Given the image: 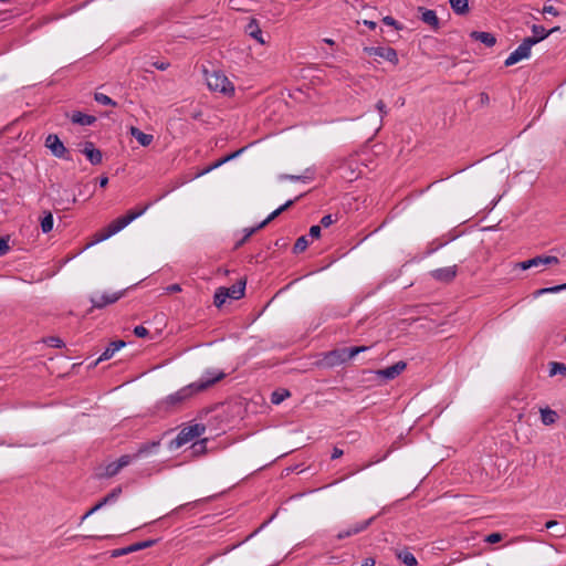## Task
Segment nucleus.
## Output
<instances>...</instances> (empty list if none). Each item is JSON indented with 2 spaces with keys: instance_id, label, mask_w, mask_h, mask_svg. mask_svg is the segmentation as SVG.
I'll list each match as a JSON object with an SVG mask.
<instances>
[{
  "instance_id": "obj_26",
  "label": "nucleus",
  "mask_w": 566,
  "mask_h": 566,
  "mask_svg": "<svg viewBox=\"0 0 566 566\" xmlns=\"http://www.w3.org/2000/svg\"><path fill=\"white\" fill-rule=\"evenodd\" d=\"M558 419V415L555 410L546 407L541 409V420L545 426L554 424Z\"/></svg>"
},
{
  "instance_id": "obj_55",
  "label": "nucleus",
  "mask_w": 566,
  "mask_h": 566,
  "mask_svg": "<svg viewBox=\"0 0 566 566\" xmlns=\"http://www.w3.org/2000/svg\"><path fill=\"white\" fill-rule=\"evenodd\" d=\"M151 65L154 67H156L157 70L166 71L169 67L170 63L167 61H156V62H153Z\"/></svg>"
},
{
  "instance_id": "obj_12",
  "label": "nucleus",
  "mask_w": 566,
  "mask_h": 566,
  "mask_svg": "<svg viewBox=\"0 0 566 566\" xmlns=\"http://www.w3.org/2000/svg\"><path fill=\"white\" fill-rule=\"evenodd\" d=\"M430 276L437 282L449 284L453 282L458 274V266H446L430 271Z\"/></svg>"
},
{
  "instance_id": "obj_34",
  "label": "nucleus",
  "mask_w": 566,
  "mask_h": 566,
  "mask_svg": "<svg viewBox=\"0 0 566 566\" xmlns=\"http://www.w3.org/2000/svg\"><path fill=\"white\" fill-rule=\"evenodd\" d=\"M159 539H146V541H143V542H138V543H135V544H132L130 545V548L134 552H138L140 549H145V548H148V547H151L154 546L156 543H158Z\"/></svg>"
},
{
  "instance_id": "obj_11",
  "label": "nucleus",
  "mask_w": 566,
  "mask_h": 566,
  "mask_svg": "<svg viewBox=\"0 0 566 566\" xmlns=\"http://www.w3.org/2000/svg\"><path fill=\"white\" fill-rule=\"evenodd\" d=\"M78 150L86 157V159L93 165H99L103 160L102 151L95 147L93 142L86 140L78 144Z\"/></svg>"
},
{
  "instance_id": "obj_49",
  "label": "nucleus",
  "mask_w": 566,
  "mask_h": 566,
  "mask_svg": "<svg viewBox=\"0 0 566 566\" xmlns=\"http://www.w3.org/2000/svg\"><path fill=\"white\" fill-rule=\"evenodd\" d=\"M134 334L137 337L144 338L149 335V331L146 327H144L143 325H138L134 328Z\"/></svg>"
},
{
  "instance_id": "obj_10",
  "label": "nucleus",
  "mask_w": 566,
  "mask_h": 566,
  "mask_svg": "<svg viewBox=\"0 0 566 566\" xmlns=\"http://www.w3.org/2000/svg\"><path fill=\"white\" fill-rule=\"evenodd\" d=\"M126 290H122L115 293H105L101 296H92L90 298L92 303V307L88 311V313H92L94 308H103L106 305L116 303L119 298H122L125 295Z\"/></svg>"
},
{
  "instance_id": "obj_51",
  "label": "nucleus",
  "mask_w": 566,
  "mask_h": 566,
  "mask_svg": "<svg viewBox=\"0 0 566 566\" xmlns=\"http://www.w3.org/2000/svg\"><path fill=\"white\" fill-rule=\"evenodd\" d=\"M10 250L9 239L1 238L0 239V256L4 255Z\"/></svg>"
},
{
  "instance_id": "obj_2",
  "label": "nucleus",
  "mask_w": 566,
  "mask_h": 566,
  "mask_svg": "<svg viewBox=\"0 0 566 566\" xmlns=\"http://www.w3.org/2000/svg\"><path fill=\"white\" fill-rule=\"evenodd\" d=\"M151 205L153 202H148L140 208L129 210L125 216L116 218L108 226L101 229L95 234V242H102L104 240H107L112 235L116 234L117 232L126 228L129 223H132L135 219L143 216L149 209V207H151Z\"/></svg>"
},
{
  "instance_id": "obj_18",
  "label": "nucleus",
  "mask_w": 566,
  "mask_h": 566,
  "mask_svg": "<svg viewBox=\"0 0 566 566\" xmlns=\"http://www.w3.org/2000/svg\"><path fill=\"white\" fill-rule=\"evenodd\" d=\"M315 178V169L306 168L302 175H281L280 180L301 181L308 184Z\"/></svg>"
},
{
  "instance_id": "obj_42",
  "label": "nucleus",
  "mask_w": 566,
  "mask_h": 566,
  "mask_svg": "<svg viewBox=\"0 0 566 566\" xmlns=\"http://www.w3.org/2000/svg\"><path fill=\"white\" fill-rule=\"evenodd\" d=\"M223 164H226L224 157L218 159L217 161H214L213 164H211L210 166L205 168L200 174H198V176L206 175V174L212 171L213 169L219 168Z\"/></svg>"
},
{
  "instance_id": "obj_41",
  "label": "nucleus",
  "mask_w": 566,
  "mask_h": 566,
  "mask_svg": "<svg viewBox=\"0 0 566 566\" xmlns=\"http://www.w3.org/2000/svg\"><path fill=\"white\" fill-rule=\"evenodd\" d=\"M223 164H226L224 157L218 159L217 161H214L213 164H211L210 166L205 168L200 174H198V176L206 175V174L212 171L213 169L219 168Z\"/></svg>"
},
{
  "instance_id": "obj_25",
  "label": "nucleus",
  "mask_w": 566,
  "mask_h": 566,
  "mask_svg": "<svg viewBox=\"0 0 566 566\" xmlns=\"http://www.w3.org/2000/svg\"><path fill=\"white\" fill-rule=\"evenodd\" d=\"M531 261L533 263V268L559 263L558 258L554 255H536L532 258Z\"/></svg>"
},
{
  "instance_id": "obj_36",
  "label": "nucleus",
  "mask_w": 566,
  "mask_h": 566,
  "mask_svg": "<svg viewBox=\"0 0 566 566\" xmlns=\"http://www.w3.org/2000/svg\"><path fill=\"white\" fill-rule=\"evenodd\" d=\"M191 449L195 455L205 454L207 451V439H202L198 442H195L191 446Z\"/></svg>"
},
{
  "instance_id": "obj_31",
  "label": "nucleus",
  "mask_w": 566,
  "mask_h": 566,
  "mask_svg": "<svg viewBox=\"0 0 566 566\" xmlns=\"http://www.w3.org/2000/svg\"><path fill=\"white\" fill-rule=\"evenodd\" d=\"M566 375V364L559 361H551L549 363V376L554 377L556 375Z\"/></svg>"
},
{
  "instance_id": "obj_1",
  "label": "nucleus",
  "mask_w": 566,
  "mask_h": 566,
  "mask_svg": "<svg viewBox=\"0 0 566 566\" xmlns=\"http://www.w3.org/2000/svg\"><path fill=\"white\" fill-rule=\"evenodd\" d=\"M224 377L226 374L223 371L207 370L197 381L180 388L176 392L170 394L158 401L156 409L163 412H171L178 409L185 401L192 398L195 395L207 390Z\"/></svg>"
},
{
  "instance_id": "obj_7",
  "label": "nucleus",
  "mask_w": 566,
  "mask_h": 566,
  "mask_svg": "<svg viewBox=\"0 0 566 566\" xmlns=\"http://www.w3.org/2000/svg\"><path fill=\"white\" fill-rule=\"evenodd\" d=\"M363 52L370 56L374 55L381 57L394 65L399 63L398 53L391 46H365Z\"/></svg>"
},
{
  "instance_id": "obj_20",
  "label": "nucleus",
  "mask_w": 566,
  "mask_h": 566,
  "mask_svg": "<svg viewBox=\"0 0 566 566\" xmlns=\"http://www.w3.org/2000/svg\"><path fill=\"white\" fill-rule=\"evenodd\" d=\"M245 33L256 40L260 44L265 43L262 30L260 29L259 22L255 19H251L250 22L245 25Z\"/></svg>"
},
{
  "instance_id": "obj_40",
  "label": "nucleus",
  "mask_w": 566,
  "mask_h": 566,
  "mask_svg": "<svg viewBox=\"0 0 566 566\" xmlns=\"http://www.w3.org/2000/svg\"><path fill=\"white\" fill-rule=\"evenodd\" d=\"M223 164H226L224 157L218 159L217 161H214L213 164H211L210 166L205 168L200 174H198V176L206 175V174L212 171L213 169L219 168Z\"/></svg>"
},
{
  "instance_id": "obj_5",
  "label": "nucleus",
  "mask_w": 566,
  "mask_h": 566,
  "mask_svg": "<svg viewBox=\"0 0 566 566\" xmlns=\"http://www.w3.org/2000/svg\"><path fill=\"white\" fill-rule=\"evenodd\" d=\"M350 353L348 347H339L323 354L321 364L324 367L333 368L343 365L350 360Z\"/></svg>"
},
{
  "instance_id": "obj_58",
  "label": "nucleus",
  "mask_w": 566,
  "mask_h": 566,
  "mask_svg": "<svg viewBox=\"0 0 566 566\" xmlns=\"http://www.w3.org/2000/svg\"><path fill=\"white\" fill-rule=\"evenodd\" d=\"M343 454H344V451L342 449H338L337 447H335L333 449L331 458H332V460H335V459L340 458Z\"/></svg>"
},
{
  "instance_id": "obj_63",
  "label": "nucleus",
  "mask_w": 566,
  "mask_h": 566,
  "mask_svg": "<svg viewBox=\"0 0 566 566\" xmlns=\"http://www.w3.org/2000/svg\"><path fill=\"white\" fill-rule=\"evenodd\" d=\"M364 24L371 30L376 29V27H377V23L375 21H369V20H364Z\"/></svg>"
},
{
  "instance_id": "obj_39",
  "label": "nucleus",
  "mask_w": 566,
  "mask_h": 566,
  "mask_svg": "<svg viewBox=\"0 0 566 566\" xmlns=\"http://www.w3.org/2000/svg\"><path fill=\"white\" fill-rule=\"evenodd\" d=\"M382 22L386 24V25H389V27H394L396 30L400 31L403 29V25L401 23H399L396 19H394L390 15H386L382 18Z\"/></svg>"
},
{
  "instance_id": "obj_9",
  "label": "nucleus",
  "mask_w": 566,
  "mask_h": 566,
  "mask_svg": "<svg viewBox=\"0 0 566 566\" xmlns=\"http://www.w3.org/2000/svg\"><path fill=\"white\" fill-rule=\"evenodd\" d=\"M45 147H48L51 150V153L57 158L66 160L71 159L69 150L64 146L63 142L55 134L48 135V137L45 138Z\"/></svg>"
},
{
  "instance_id": "obj_8",
  "label": "nucleus",
  "mask_w": 566,
  "mask_h": 566,
  "mask_svg": "<svg viewBox=\"0 0 566 566\" xmlns=\"http://www.w3.org/2000/svg\"><path fill=\"white\" fill-rule=\"evenodd\" d=\"M533 41L534 40H528L527 38H525L522 43L517 46V49H515L505 60L504 62V65L505 66H512L514 64H516L517 62L524 60V59H527L530 57L531 55V50H532V46L534 45L533 44Z\"/></svg>"
},
{
  "instance_id": "obj_52",
  "label": "nucleus",
  "mask_w": 566,
  "mask_h": 566,
  "mask_svg": "<svg viewBox=\"0 0 566 566\" xmlns=\"http://www.w3.org/2000/svg\"><path fill=\"white\" fill-rule=\"evenodd\" d=\"M321 232H322V229H321V226H312L310 228V232H308V235L312 238V239H318L321 237Z\"/></svg>"
},
{
  "instance_id": "obj_61",
  "label": "nucleus",
  "mask_w": 566,
  "mask_h": 566,
  "mask_svg": "<svg viewBox=\"0 0 566 566\" xmlns=\"http://www.w3.org/2000/svg\"><path fill=\"white\" fill-rule=\"evenodd\" d=\"M167 291L169 293H176V292H180L181 291V287L179 284H171L167 287Z\"/></svg>"
},
{
  "instance_id": "obj_64",
  "label": "nucleus",
  "mask_w": 566,
  "mask_h": 566,
  "mask_svg": "<svg viewBox=\"0 0 566 566\" xmlns=\"http://www.w3.org/2000/svg\"><path fill=\"white\" fill-rule=\"evenodd\" d=\"M108 184V178L106 176H102L99 178V187L105 188Z\"/></svg>"
},
{
  "instance_id": "obj_30",
  "label": "nucleus",
  "mask_w": 566,
  "mask_h": 566,
  "mask_svg": "<svg viewBox=\"0 0 566 566\" xmlns=\"http://www.w3.org/2000/svg\"><path fill=\"white\" fill-rule=\"evenodd\" d=\"M53 214L50 211L44 212V217L41 219V230L43 233H49L53 229Z\"/></svg>"
},
{
  "instance_id": "obj_33",
  "label": "nucleus",
  "mask_w": 566,
  "mask_h": 566,
  "mask_svg": "<svg viewBox=\"0 0 566 566\" xmlns=\"http://www.w3.org/2000/svg\"><path fill=\"white\" fill-rule=\"evenodd\" d=\"M287 397H290V391L289 390H286V389L275 390L271 395V402L273 405H279L282 401H284Z\"/></svg>"
},
{
  "instance_id": "obj_60",
  "label": "nucleus",
  "mask_w": 566,
  "mask_h": 566,
  "mask_svg": "<svg viewBox=\"0 0 566 566\" xmlns=\"http://www.w3.org/2000/svg\"><path fill=\"white\" fill-rule=\"evenodd\" d=\"M99 509H96V504L91 507L82 517H81V523L84 522L88 516H91L92 514H94L95 512H97Z\"/></svg>"
},
{
  "instance_id": "obj_17",
  "label": "nucleus",
  "mask_w": 566,
  "mask_h": 566,
  "mask_svg": "<svg viewBox=\"0 0 566 566\" xmlns=\"http://www.w3.org/2000/svg\"><path fill=\"white\" fill-rule=\"evenodd\" d=\"M418 10L421 12V21L429 24L432 29L438 30L440 28V21L434 10L419 7Z\"/></svg>"
},
{
  "instance_id": "obj_27",
  "label": "nucleus",
  "mask_w": 566,
  "mask_h": 566,
  "mask_svg": "<svg viewBox=\"0 0 566 566\" xmlns=\"http://www.w3.org/2000/svg\"><path fill=\"white\" fill-rule=\"evenodd\" d=\"M396 556L400 562H402L407 566H417L418 565L417 558L408 549L397 551Z\"/></svg>"
},
{
  "instance_id": "obj_48",
  "label": "nucleus",
  "mask_w": 566,
  "mask_h": 566,
  "mask_svg": "<svg viewBox=\"0 0 566 566\" xmlns=\"http://www.w3.org/2000/svg\"><path fill=\"white\" fill-rule=\"evenodd\" d=\"M542 12L554 17L560 15V12L554 6L547 3L544 4Z\"/></svg>"
},
{
  "instance_id": "obj_19",
  "label": "nucleus",
  "mask_w": 566,
  "mask_h": 566,
  "mask_svg": "<svg viewBox=\"0 0 566 566\" xmlns=\"http://www.w3.org/2000/svg\"><path fill=\"white\" fill-rule=\"evenodd\" d=\"M159 446H160V441L145 442L139 446V448L137 449V451L135 453L129 454V457H133V462H135L136 460L140 459L143 455L156 452L157 449L159 448Z\"/></svg>"
},
{
  "instance_id": "obj_23",
  "label": "nucleus",
  "mask_w": 566,
  "mask_h": 566,
  "mask_svg": "<svg viewBox=\"0 0 566 566\" xmlns=\"http://www.w3.org/2000/svg\"><path fill=\"white\" fill-rule=\"evenodd\" d=\"M129 132L130 135L144 147L149 146L154 140L153 135L146 134L135 126H132Z\"/></svg>"
},
{
  "instance_id": "obj_59",
  "label": "nucleus",
  "mask_w": 566,
  "mask_h": 566,
  "mask_svg": "<svg viewBox=\"0 0 566 566\" xmlns=\"http://www.w3.org/2000/svg\"><path fill=\"white\" fill-rule=\"evenodd\" d=\"M263 227H260V224H258L256 227L254 228H249V229H245V237L249 239L252 234H254L258 230L262 229Z\"/></svg>"
},
{
  "instance_id": "obj_22",
  "label": "nucleus",
  "mask_w": 566,
  "mask_h": 566,
  "mask_svg": "<svg viewBox=\"0 0 566 566\" xmlns=\"http://www.w3.org/2000/svg\"><path fill=\"white\" fill-rule=\"evenodd\" d=\"M247 281L244 279L239 280L235 284L230 287H226L228 291V298L240 300L244 296Z\"/></svg>"
},
{
  "instance_id": "obj_28",
  "label": "nucleus",
  "mask_w": 566,
  "mask_h": 566,
  "mask_svg": "<svg viewBox=\"0 0 566 566\" xmlns=\"http://www.w3.org/2000/svg\"><path fill=\"white\" fill-rule=\"evenodd\" d=\"M228 291L226 290V286H220L216 290L213 295V304L216 307L220 308L228 298Z\"/></svg>"
},
{
  "instance_id": "obj_4",
  "label": "nucleus",
  "mask_w": 566,
  "mask_h": 566,
  "mask_svg": "<svg viewBox=\"0 0 566 566\" xmlns=\"http://www.w3.org/2000/svg\"><path fill=\"white\" fill-rule=\"evenodd\" d=\"M206 431V426L202 423H195L192 426L185 427L177 434V437L170 441V449H178L184 444L188 443L192 439L200 437Z\"/></svg>"
},
{
  "instance_id": "obj_3",
  "label": "nucleus",
  "mask_w": 566,
  "mask_h": 566,
  "mask_svg": "<svg viewBox=\"0 0 566 566\" xmlns=\"http://www.w3.org/2000/svg\"><path fill=\"white\" fill-rule=\"evenodd\" d=\"M206 82L210 91L222 94H231L234 92L233 84L229 81L222 71L213 70L211 72L205 70Z\"/></svg>"
},
{
  "instance_id": "obj_47",
  "label": "nucleus",
  "mask_w": 566,
  "mask_h": 566,
  "mask_svg": "<svg viewBox=\"0 0 566 566\" xmlns=\"http://www.w3.org/2000/svg\"><path fill=\"white\" fill-rule=\"evenodd\" d=\"M304 195L301 193L300 196L295 197L294 199H290L287 200L285 203H283L282 206H280V211H282V213L284 211H286L287 209H290L295 202H297Z\"/></svg>"
},
{
  "instance_id": "obj_53",
  "label": "nucleus",
  "mask_w": 566,
  "mask_h": 566,
  "mask_svg": "<svg viewBox=\"0 0 566 566\" xmlns=\"http://www.w3.org/2000/svg\"><path fill=\"white\" fill-rule=\"evenodd\" d=\"M376 109L379 112L381 118L387 115V106L384 101L379 99L376 103Z\"/></svg>"
},
{
  "instance_id": "obj_57",
  "label": "nucleus",
  "mask_w": 566,
  "mask_h": 566,
  "mask_svg": "<svg viewBox=\"0 0 566 566\" xmlns=\"http://www.w3.org/2000/svg\"><path fill=\"white\" fill-rule=\"evenodd\" d=\"M515 266L521 270H528V269L533 268V263H532L531 259H528V260L516 263Z\"/></svg>"
},
{
  "instance_id": "obj_29",
  "label": "nucleus",
  "mask_w": 566,
  "mask_h": 566,
  "mask_svg": "<svg viewBox=\"0 0 566 566\" xmlns=\"http://www.w3.org/2000/svg\"><path fill=\"white\" fill-rule=\"evenodd\" d=\"M449 2L457 14H465L469 11L468 0H449Z\"/></svg>"
},
{
  "instance_id": "obj_62",
  "label": "nucleus",
  "mask_w": 566,
  "mask_h": 566,
  "mask_svg": "<svg viewBox=\"0 0 566 566\" xmlns=\"http://www.w3.org/2000/svg\"><path fill=\"white\" fill-rule=\"evenodd\" d=\"M361 566H375V559L371 557H367L363 560Z\"/></svg>"
},
{
  "instance_id": "obj_54",
  "label": "nucleus",
  "mask_w": 566,
  "mask_h": 566,
  "mask_svg": "<svg viewBox=\"0 0 566 566\" xmlns=\"http://www.w3.org/2000/svg\"><path fill=\"white\" fill-rule=\"evenodd\" d=\"M565 290H566V283L551 286V287H544V291L547 292V294L557 293V292L565 291Z\"/></svg>"
},
{
  "instance_id": "obj_37",
  "label": "nucleus",
  "mask_w": 566,
  "mask_h": 566,
  "mask_svg": "<svg viewBox=\"0 0 566 566\" xmlns=\"http://www.w3.org/2000/svg\"><path fill=\"white\" fill-rule=\"evenodd\" d=\"M122 492H123V489H122L120 485L114 488L107 495H105L107 504L115 503L118 500V497L122 494Z\"/></svg>"
},
{
  "instance_id": "obj_43",
  "label": "nucleus",
  "mask_w": 566,
  "mask_h": 566,
  "mask_svg": "<svg viewBox=\"0 0 566 566\" xmlns=\"http://www.w3.org/2000/svg\"><path fill=\"white\" fill-rule=\"evenodd\" d=\"M130 553H133V551H132L130 545H129V546H126V547H123V548H116V549L112 551L111 556L112 557H120V556H124V555H127V554H130Z\"/></svg>"
},
{
  "instance_id": "obj_46",
  "label": "nucleus",
  "mask_w": 566,
  "mask_h": 566,
  "mask_svg": "<svg viewBox=\"0 0 566 566\" xmlns=\"http://www.w3.org/2000/svg\"><path fill=\"white\" fill-rule=\"evenodd\" d=\"M282 213V211H280V208L275 209L274 211H272L268 218L265 220H263L261 223H260V227H265L268 223H270L272 220H274L275 218H277L280 214Z\"/></svg>"
},
{
  "instance_id": "obj_13",
  "label": "nucleus",
  "mask_w": 566,
  "mask_h": 566,
  "mask_svg": "<svg viewBox=\"0 0 566 566\" xmlns=\"http://www.w3.org/2000/svg\"><path fill=\"white\" fill-rule=\"evenodd\" d=\"M407 368V363L399 360L392 366L376 370V375L385 381L397 378Z\"/></svg>"
},
{
  "instance_id": "obj_24",
  "label": "nucleus",
  "mask_w": 566,
  "mask_h": 566,
  "mask_svg": "<svg viewBox=\"0 0 566 566\" xmlns=\"http://www.w3.org/2000/svg\"><path fill=\"white\" fill-rule=\"evenodd\" d=\"M531 30H532L533 35L532 36H527V39L528 40H534L533 41L534 45L539 43L541 41L545 40L547 36L551 35V32H547V30L543 25H539V24H533L531 27Z\"/></svg>"
},
{
  "instance_id": "obj_35",
  "label": "nucleus",
  "mask_w": 566,
  "mask_h": 566,
  "mask_svg": "<svg viewBox=\"0 0 566 566\" xmlns=\"http://www.w3.org/2000/svg\"><path fill=\"white\" fill-rule=\"evenodd\" d=\"M94 99H95V102H97L98 104H102V105L117 106V103L114 99H112L109 96H107L103 93L96 92L94 94Z\"/></svg>"
},
{
  "instance_id": "obj_38",
  "label": "nucleus",
  "mask_w": 566,
  "mask_h": 566,
  "mask_svg": "<svg viewBox=\"0 0 566 566\" xmlns=\"http://www.w3.org/2000/svg\"><path fill=\"white\" fill-rule=\"evenodd\" d=\"M44 343L53 348H62L64 346V342L56 336H49L44 339Z\"/></svg>"
},
{
  "instance_id": "obj_6",
  "label": "nucleus",
  "mask_w": 566,
  "mask_h": 566,
  "mask_svg": "<svg viewBox=\"0 0 566 566\" xmlns=\"http://www.w3.org/2000/svg\"><path fill=\"white\" fill-rule=\"evenodd\" d=\"M133 463V457L123 454L116 461L109 462L103 468V472L98 473L101 479H109L117 475L122 469Z\"/></svg>"
},
{
  "instance_id": "obj_21",
  "label": "nucleus",
  "mask_w": 566,
  "mask_h": 566,
  "mask_svg": "<svg viewBox=\"0 0 566 566\" xmlns=\"http://www.w3.org/2000/svg\"><path fill=\"white\" fill-rule=\"evenodd\" d=\"M470 38L475 41H480L488 48H492L496 43V38L494 36V34H492L490 32L472 31L470 33Z\"/></svg>"
},
{
  "instance_id": "obj_50",
  "label": "nucleus",
  "mask_w": 566,
  "mask_h": 566,
  "mask_svg": "<svg viewBox=\"0 0 566 566\" xmlns=\"http://www.w3.org/2000/svg\"><path fill=\"white\" fill-rule=\"evenodd\" d=\"M348 348H349L350 357L354 358L356 355L368 350L369 347L368 346H354V347H348Z\"/></svg>"
},
{
  "instance_id": "obj_56",
  "label": "nucleus",
  "mask_w": 566,
  "mask_h": 566,
  "mask_svg": "<svg viewBox=\"0 0 566 566\" xmlns=\"http://www.w3.org/2000/svg\"><path fill=\"white\" fill-rule=\"evenodd\" d=\"M244 150H245V147L240 148V149H238V150H235V151H233V153H231V154H229V155L224 156V160H226V163H228V161H230V160H232V159L237 158V157H238L239 155H241Z\"/></svg>"
},
{
  "instance_id": "obj_15",
  "label": "nucleus",
  "mask_w": 566,
  "mask_h": 566,
  "mask_svg": "<svg viewBox=\"0 0 566 566\" xmlns=\"http://www.w3.org/2000/svg\"><path fill=\"white\" fill-rule=\"evenodd\" d=\"M125 345L126 343L122 339L111 342L108 346L105 348V350L101 354V356L91 366L95 367L101 361L111 359L114 356V354L122 349Z\"/></svg>"
},
{
  "instance_id": "obj_32",
  "label": "nucleus",
  "mask_w": 566,
  "mask_h": 566,
  "mask_svg": "<svg viewBox=\"0 0 566 566\" xmlns=\"http://www.w3.org/2000/svg\"><path fill=\"white\" fill-rule=\"evenodd\" d=\"M308 240L306 235L297 238L293 247V253L298 254L304 252L308 247Z\"/></svg>"
},
{
  "instance_id": "obj_16",
  "label": "nucleus",
  "mask_w": 566,
  "mask_h": 566,
  "mask_svg": "<svg viewBox=\"0 0 566 566\" xmlns=\"http://www.w3.org/2000/svg\"><path fill=\"white\" fill-rule=\"evenodd\" d=\"M70 119L73 124L81 126H91L96 123L97 118L93 115L84 114L81 111H74L70 114Z\"/></svg>"
},
{
  "instance_id": "obj_44",
  "label": "nucleus",
  "mask_w": 566,
  "mask_h": 566,
  "mask_svg": "<svg viewBox=\"0 0 566 566\" xmlns=\"http://www.w3.org/2000/svg\"><path fill=\"white\" fill-rule=\"evenodd\" d=\"M502 538H503L502 534L495 532V533H491V534L486 535L484 541L489 544H495V543L501 542Z\"/></svg>"
},
{
  "instance_id": "obj_14",
  "label": "nucleus",
  "mask_w": 566,
  "mask_h": 566,
  "mask_svg": "<svg viewBox=\"0 0 566 566\" xmlns=\"http://www.w3.org/2000/svg\"><path fill=\"white\" fill-rule=\"evenodd\" d=\"M376 517L377 516H373L368 520L357 522L354 525L339 531L338 534L336 535L337 539H344L346 537H349V536H353V535L364 532L373 524V522L376 520Z\"/></svg>"
},
{
  "instance_id": "obj_45",
  "label": "nucleus",
  "mask_w": 566,
  "mask_h": 566,
  "mask_svg": "<svg viewBox=\"0 0 566 566\" xmlns=\"http://www.w3.org/2000/svg\"><path fill=\"white\" fill-rule=\"evenodd\" d=\"M337 221V218H333L332 214H326L324 216L321 221H319V224L321 227H324V228H328L329 226H332L334 222Z\"/></svg>"
}]
</instances>
